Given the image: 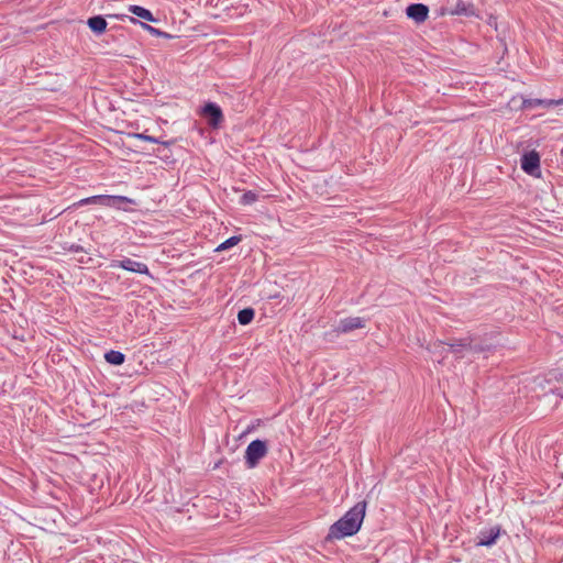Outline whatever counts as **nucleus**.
I'll return each instance as SVG.
<instances>
[{
	"label": "nucleus",
	"instance_id": "obj_5",
	"mask_svg": "<svg viewBox=\"0 0 563 563\" xmlns=\"http://www.w3.org/2000/svg\"><path fill=\"white\" fill-rule=\"evenodd\" d=\"M112 267H120L125 271L137 273V274H148V268L146 264L142 262H136L132 258H123L121 261L113 262Z\"/></svg>",
	"mask_w": 563,
	"mask_h": 563
},
{
	"label": "nucleus",
	"instance_id": "obj_2",
	"mask_svg": "<svg viewBox=\"0 0 563 563\" xmlns=\"http://www.w3.org/2000/svg\"><path fill=\"white\" fill-rule=\"evenodd\" d=\"M268 449L264 441L254 440L245 450V463L249 468L255 467L258 462L267 454Z\"/></svg>",
	"mask_w": 563,
	"mask_h": 563
},
{
	"label": "nucleus",
	"instance_id": "obj_9",
	"mask_svg": "<svg viewBox=\"0 0 563 563\" xmlns=\"http://www.w3.org/2000/svg\"><path fill=\"white\" fill-rule=\"evenodd\" d=\"M122 202H131V200L124 196H99V203L107 207L120 208Z\"/></svg>",
	"mask_w": 563,
	"mask_h": 563
},
{
	"label": "nucleus",
	"instance_id": "obj_20",
	"mask_svg": "<svg viewBox=\"0 0 563 563\" xmlns=\"http://www.w3.org/2000/svg\"><path fill=\"white\" fill-rule=\"evenodd\" d=\"M449 350H450V351H452V352H454V351H455L454 345H453V344H450V345H449Z\"/></svg>",
	"mask_w": 563,
	"mask_h": 563
},
{
	"label": "nucleus",
	"instance_id": "obj_23",
	"mask_svg": "<svg viewBox=\"0 0 563 563\" xmlns=\"http://www.w3.org/2000/svg\"><path fill=\"white\" fill-rule=\"evenodd\" d=\"M561 395H562V397H563V391H562V394H561Z\"/></svg>",
	"mask_w": 563,
	"mask_h": 563
},
{
	"label": "nucleus",
	"instance_id": "obj_3",
	"mask_svg": "<svg viewBox=\"0 0 563 563\" xmlns=\"http://www.w3.org/2000/svg\"><path fill=\"white\" fill-rule=\"evenodd\" d=\"M521 168L531 176L540 175V155L537 151H530L521 156Z\"/></svg>",
	"mask_w": 563,
	"mask_h": 563
},
{
	"label": "nucleus",
	"instance_id": "obj_4",
	"mask_svg": "<svg viewBox=\"0 0 563 563\" xmlns=\"http://www.w3.org/2000/svg\"><path fill=\"white\" fill-rule=\"evenodd\" d=\"M201 115L207 120L208 124L212 128H218L223 120L221 108L213 102H208L201 109Z\"/></svg>",
	"mask_w": 563,
	"mask_h": 563
},
{
	"label": "nucleus",
	"instance_id": "obj_15",
	"mask_svg": "<svg viewBox=\"0 0 563 563\" xmlns=\"http://www.w3.org/2000/svg\"><path fill=\"white\" fill-rule=\"evenodd\" d=\"M454 13L455 14H459V15H466V16H471V15H475V9L472 4H464L462 2H459L456 4V8L454 10Z\"/></svg>",
	"mask_w": 563,
	"mask_h": 563
},
{
	"label": "nucleus",
	"instance_id": "obj_1",
	"mask_svg": "<svg viewBox=\"0 0 563 563\" xmlns=\"http://www.w3.org/2000/svg\"><path fill=\"white\" fill-rule=\"evenodd\" d=\"M365 510L366 503H357L340 520L331 526L329 538L343 539L345 537L355 534L362 526Z\"/></svg>",
	"mask_w": 563,
	"mask_h": 563
},
{
	"label": "nucleus",
	"instance_id": "obj_10",
	"mask_svg": "<svg viewBox=\"0 0 563 563\" xmlns=\"http://www.w3.org/2000/svg\"><path fill=\"white\" fill-rule=\"evenodd\" d=\"M87 24L89 29L96 34H102L107 29V21L101 15L89 18Z\"/></svg>",
	"mask_w": 563,
	"mask_h": 563
},
{
	"label": "nucleus",
	"instance_id": "obj_12",
	"mask_svg": "<svg viewBox=\"0 0 563 563\" xmlns=\"http://www.w3.org/2000/svg\"><path fill=\"white\" fill-rule=\"evenodd\" d=\"M129 12L132 14L150 22H155V18L153 16L152 12L143 7L132 4L129 7Z\"/></svg>",
	"mask_w": 563,
	"mask_h": 563
},
{
	"label": "nucleus",
	"instance_id": "obj_22",
	"mask_svg": "<svg viewBox=\"0 0 563 563\" xmlns=\"http://www.w3.org/2000/svg\"><path fill=\"white\" fill-rule=\"evenodd\" d=\"M558 114H563V111H562V109H561L560 111H558Z\"/></svg>",
	"mask_w": 563,
	"mask_h": 563
},
{
	"label": "nucleus",
	"instance_id": "obj_8",
	"mask_svg": "<svg viewBox=\"0 0 563 563\" xmlns=\"http://www.w3.org/2000/svg\"><path fill=\"white\" fill-rule=\"evenodd\" d=\"M538 106H542L545 108L552 106H563V99L554 100V99H523L522 108L530 109Z\"/></svg>",
	"mask_w": 563,
	"mask_h": 563
},
{
	"label": "nucleus",
	"instance_id": "obj_17",
	"mask_svg": "<svg viewBox=\"0 0 563 563\" xmlns=\"http://www.w3.org/2000/svg\"><path fill=\"white\" fill-rule=\"evenodd\" d=\"M256 194L253 191H247L241 197V203L251 205L256 200Z\"/></svg>",
	"mask_w": 563,
	"mask_h": 563
},
{
	"label": "nucleus",
	"instance_id": "obj_16",
	"mask_svg": "<svg viewBox=\"0 0 563 563\" xmlns=\"http://www.w3.org/2000/svg\"><path fill=\"white\" fill-rule=\"evenodd\" d=\"M241 241V236H231L229 238L228 240H225L223 243H221L216 251H224V250H228L230 247H233L234 245H236L239 242Z\"/></svg>",
	"mask_w": 563,
	"mask_h": 563
},
{
	"label": "nucleus",
	"instance_id": "obj_11",
	"mask_svg": "<svg viewBox=\"0 0 563 563\" xmlns=\"http://www.w3.org/2000/svg\"><path fill=\"white\" fill-rule=\"evenodd\" d=\"M499 536V529L493 528L488 532H482L479 540L477 542L478 545L489 547L496 542V539Z\"/></svg>",
	"mask_w": 563,
	"mask_h": 563
},
{
	"label": "nucleus",
	"instance_id": "obj_19",
	"mask_svg": "<svg viewBox=\"0 0 563 563\" xmlns=\"http://www.w3.org/2000/svg\"><path fill=\"white\" fill-rule=\"evenodd\" d=\"M99 203V196H92L89 198L81 199L79 205Z\"/></svg>",
	"mask_w": 563,
	"mask_h": 563
},
{
	"label": "nucleus",
	"instance_id": "obj_13",
	"mask_svg": "<svg viewBox=\"0 0 563 563\" xmlns=\"http://www.w3.org/2000/svg\"><path fill=\"white\" fill-rule=\"evenodd\" d=\"M104 358L112 365H121L123 364L125 356L119 351H109L104 354Z\"/></svg>",
	"mask_w": 563,
	"mask_h": 563
},
{
	"label": "nucleus",
	"instance_id": "obj_6",
	"mask_svg": "<svg viewBox=\"0 0 563 563\" xmlns=\"http://www.w3.org/2000/svg\"><path fill=\"white\" fill-rule=\"evenodd\" d=\"M407 16L417 23H422L428 19L429 9L421 3L410 4L406 9Z\"/></svg>",
	"mask_w": 563,
	"mask_h": 563
},
{
	"label": "nucleus",
	"instance_id": "obj_14",
	"mask_svg": "<svg viewBox=\"0 0 563 563\" xmlns=\"http://www.w3.org/2000/svg\"><path fill=\"white\" fill-rule=\"evenodd\" d=\"M254 318V310L252 308H245L239 311L238 321L242 325L249 324Z\"/></svg>",
	"mask_w": 563,
	"mask_h": 563
},
{
	"label": "nucleus",
	"instance_id": "obj_21",
	"mask_svg": "<svg viewBox=\"0 0 563 563\" xmlns=\"http://www.w3.org/2000/svg\"><path fill=\"white\" fill-rule=\"evenodd\" d=\"M130 21L133 22V23L136 22V20L134 18H130Z\"/></svg>",
	"mask_w": 563,
	"mask_h": 563
},
{
	"label": "nucleus",
	"instance_id": "obj_18",
	"mask_svg": "<svg viewBox=\"0 0 563 563\" xmlns=\"http://www.w3.org/2000/svg\"><path fill=\"white\" fill-rule=\"evenodd\" d=\"M133 136L136 139H140V140L151 142V143H159V141L157 139H155L154 136L146 135L144 133H135V134H133Z\"/></svg>",
	"mask_w": 563,
	"mask_h": 563
},
{
	"label": "nucleus",
	"instance_id": "obj_7",
	"mask_svg": "<svg viewBox=\"0 0 563 563\" xmlns=\"http://www.w3.org/2000/svg\"><path fill=\"white\" fill-rule=\"evenodd\" d=\"M364 327H365L364 319H362L360 317H349V318H344V319L340 320V322L336 327V331L341 332V333H347L350 331H353L355 329H361Z\"/></svg>",
	"mask_w": 563,
	"mask_h": 563
}]
</instances>
